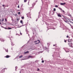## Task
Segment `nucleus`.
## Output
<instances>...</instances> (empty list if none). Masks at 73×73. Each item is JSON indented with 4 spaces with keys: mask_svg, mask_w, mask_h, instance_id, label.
Returning <instances> with one entry per match:
<instances>
[{
    "mask_svg": "<svg viewBox=\"0 0 73 73\" xmlns=\"http://www.w3.org/2000/svg\"><path fill=\"white\" fill-rule=\"evenodd\" d=\"M69 24L71 26V28H72V29H73V26H72V25H70V23H69Z\"/></svg>",
    "mask_w": 73,
    "mask_h": 73,
    "instance_id": "obj_6",
    "label": "nucleus"
},
{
    "mask_svg": "<svg viewBox=\"0 0 73 73\" xmlns=\"http://www.w3.org/2000/svg\"><path fill=\"white\" fill-rule=\"evenodd\" d=\"M20 34L21 35H22V33H21V32L20 33Z\"/></svg>",
    "mask_w": 73,
    "mask_h": 73,
    "instance_id": "obj_27",
    "label": "nucleus"
},
{
    "mask_svg": "<svg viewBox=\"0 0 73 73\" xmlns=\"http://www.w3.org/2000/svg\"><path fill=\"white\" fill-rule=\"evenodd\" d=\"M58 7V5H56L55 6V7H56V8Z\"/></svg>",
    "mask_w": 73,
    "mask_h": 73,
    "instance_id": "obj_14",
    "label": "nucleus"
},
{
    "mask_svg": "<svg viewBox=\"0 0 73 73\" xmlns=\"http://www.w3.org/2000/svg\"><path fill=\"white\" fill-rule=\"evenodd\" d=\"M64 21L65 22H66V21Z\"/></svg>",
    "mask_w": 73,
    "mask_h": 73,
    "instance_id": "obj_32",
    "label": "nucleus"
},
{
    "mask_svg": "<svg viewBox=\"0 0 73 73\" xmlns=\"http://www.w3.org/2000/svg\"><path fill=\"white\" fill-rule=\"evenodd\" d=\"M5 21H7V20L5 18Z\"/></svg>",
    "mask_w": 73,
    "mask_h": 73,
    "instance_id": "obj_22",
    "label": "nucleus"
},
{
    "mask_svg": "<svg viewBox=\"0 0 73 73\" xmlns=\"http://www.w3.org/2000/svg\"><path fill=\"white\" fill-rule=\"evenodd\" d=\"M20 23H21V24H23V21L22 20H21Z\"/></svg>",
    "mask_w": 73,
    "mask_h": 73,
    "instance_id": "obj_7",
    "label": "nucleus"
},
{
    "mask_svg": "<svg viewBox=\"0 0 73 73\" xmlns=\"http://www.w3.org/2000/svg\"><path fill=\"white\" fill-rule=\"evenodd\" d=\"M18 8H19V5H18Z\"/></svg>",
    "mask_w": 73,
    "mask_h": 73,
    "instance_id": "obj_29",
    "label": "nucleus"
},
{
    "mask_svg": "<svg viewBox=\"0 0 73 73\" xmlns=\"http://www.w3.org/2000/svg\"><path fill=\"white\" fill-rule=\"evenodd\" d=\"M20 20V19H17V21H19V20Z\"/></svg>",
    "mask_w": 73,
    "mask_h": 73,
    "instance_id": "obj_19",
    "label": "nucleus"
},
{
    "mask_svg": "<svg viewBox=\"0 0 73 73\" xmlns=\"http://www.w3.org/2000/svg\"><path fill=\"white\" fill-rule=\"evenodd\" d=\"M69 43L68 44H69Z\"/></svg>",
    "mask_w": 73,
    "mask_h": 73,
    "instance_id": "obj_34",
    "label": "nucleus"
},
{
    "mask_svg": "<svg viewBox=\"0 0 73 73\" xmlns=\"http://www.w3.org/2000/svg\"><path fill=\"white\" fill-rule=\"evenodd\" d=\"M29 53V51H27L26 52H25V53Z\"/></svg>",
    "mask_w": 73,
    "mask_h": 73,
    "instance_id": "obj_10",
    "label": "nucleus"
},
{
    "mask_svg": "<svg viewBox=\"0 0 73 73\" xmlns=\"http://www.w3.org/2000/svg\"><path fill=\"white\" fill-rule=\"evenodd\" d=\"M40 70V69H39V68H38V69L37 71H38V70Z\"/></svg>",
    "mask_w": 73,
    "mask_h": 73,
    "instance_id": "obj_28",
    "label": "nucleus"
},
{
    "mask_svg": "<svg viewBox=\"0 0 73 73\" xmlns=\"http://www.w3.org/2000/svg\"><path fill=\"white\" fill-rule=\"evenodd\" d=\"M27 1V0H24V2L25 3Z\"/></svg>",
    "mask_w": 73,
    "mask_h": 73,
    "instance_id": "obj_11",
    "label": "nucleus"
},
{
    "mask_svg": "<svg viewBox=\"0 0 73 73\" xmlns=\"http://www.w3.org/2000/svg\"><path fill=\"white\" fill-rule=\"evenodd\" d=\"M62 11L63 12H64V10H62Z\"/></svg>",
    "mask_w": 73,
    "mask_h": 73,
    "instance_id": "obj_30",
    "label": "nucleus"
},
{
    "mask_svg": "<svg viewBox=\"0 0 73 73\" xmlns=\"http://www.w3.org/2000/svg\"><path fill=\"white\" fill-rule=\"evenodd\" d=\"M68 41L69 42H70V40L69 39L68 40Z\"/></svg>",
    "mask_w": 73,
    "mask_h": 73,
    "instance_id": "obj_12",
    "label": "nucleus"
},
{
    "mask_svg": "<svg viewBox=\"0 0 73 73\" xmlns=\"http://www.w3.org/2000/svg\"><path fill=\"white\" fill-rule=\"evenodd\" d=\"M11 57V56L8 55H7L6 56L4 57H5V58H9Z\"/></svg>",
    "mask_w": 73,
    "mask_h": 73,
    "instance_id": "obj_1",
    "label": "nucleus"
},
{
    "mask_svg": "<svg viewBox=\"0 0 73 73\" xmlns=\"http://www.w3.org/2000/svg\"><path fill=\"white\" fill-rule=\"evenodd\" d=\"M37 41L38 42V40H37L35 41L34 42H37Z\"/></svg>",
    "mask_w": 73,
    "mask_h": 73,
    "instance_id": "obj_16",
    "label": "nucleus"
},
{
    "mask_svg": "<svg viewBox=\"0 0 73 73\" xmlns=\"http://www.w3.org/2000/svg\"><path fill=\"white\" fill-rule=\"evenodd\" d=\"M66 4V3H60V5H65Z\"/></svg>",
    "mask_w": 73,
    "mask_h": 73,
    "instance_id": "obj_2",
    "label": "nucleus"
},
{
    "mask_svg": "<svg viewBox=\"0 0 73 73\" xmlns=\"http://www.w3.org/2000/svg\"><path fill=\"white\" fill-rule=\"evenodd\" d=\"M0 24H1V22H0Z\"/></svg>",
    "mask_w": 73,
    "mask_h": 73,
    "instance_id": "obj_31",
    "label": "nucleus"
},
{
    "mask_svg": "<svg viewBox=\"0 0 73 73\" xmlns=\"http://www.w3.org/2000/svg\"><path fill=\"white\" fill-rule=\"evenodd\" d=\"M54 11H56V9L54 8Z\"/></svg>",
    "mask_w": 73,
    "mask_h": 73,
    "instance_id": "obj_18",
    "label": "nucleus"
},
{
    "mask_svg": "<svg viewBox=\"0 0 73 73\" xmlns=\"http://www.w3.org/2000/svg\"><path fill=\"white\" fill-rule=\"evenodd\" d=\"M7 7H8V6H7Z\"/></svg>",
    "mask_w": 73,
    "mask_h": 73,
    "instance_id": "obj_35",
    "label": "nucleus"
},
{
    "mask_svg": "<svg viewBox=\"0 0 73 73\" xmlns=\"http://www.w3.org/2000/svg\"><path fill=\"white\" fill-rule=\"evenodd\" d=\"M18 14L19 15H20V12H18Z\"/></svg>",
    "mask_w": 73,
    "mask_h": 73,
    "instance_id": "obj_26",
    "label": "nucleus"
},
{
    "mask_svg": "<svg viewBox=\"0 0 73 73\" xmlns=\"http://www.w3.org/2000/svg\"><path fill=\"white\" fill-rule=\"evenodd\" d=\"M67 41V40H64V42H66V41Z\"/></svg>",
    "mask_w": 73,
    "mask_h": 73,
    "instance_id": "obj_20",
    "label": "nucleus"
},
{
    "mask_svg": "<svg viewBox=\"0 0 73 73\" xmlns=\"http://www.w3.org/2000/svg\"><path fill=\"white\" fill-rule=\"evenodd\" d=\"M21 19H24V17H21Z\"/></svg>",
    "mask_w": 73,
    "mask_h": 73,
    "instance_id": "obj_9",
    "label": "nucleus"
},
{
    "mask_svg": "<svg viewBox=\"0 0 73 73\" xmlns=\"http://www.w3.org/2000/svg\"><path fill=\"white\" fill-rule=\"evenodd\" d=\"M21 57H23V55H21L19 56V58H21Z\"/></svg>",
    "mask_w": 73,
    "mask_h": 73,
    "instance_id": "obj_8",
    "label": "nucleus"
},
{
    "mask_svg": "<svg viewBox=\"0 0 73 73\" xmlns=\"http://www.w3.org/2000/svg\"><path fill=\"white\" fill-rule=\"evenodd\" d=\"M4 19H2V21H4Z\"/></svg>",
    "mask_w": 73,
    "mask_h": 73,
    "instance_id": "obj_23",
    "label": "nucleus"
},
{
    "mask_svg": "<svg viewBox=\"0 0 73 73\" xmlns=\"http://www.w3.org/2000/svg\"><path fill=\"white\" fill-rule=\"evenodd\" d=\"M2 6H3V7H5V5H2Z\"/></svg>",
    "mask_w": 73,
    "mask_h": 73,
    "instance_id": "obj_25",
    "label": "nucleus"
},
{
    "mask_svg": "<svg viewBox=\"0 0 73 73\" xmlns=\"http://www.w3.org/2000/svg\"><path fill=\"white\" fill-rule=\"evenodd\" d=\"M59 9H60V10L61 11H62V9H61V8H59Z\"/></svg>",
    "mask_w": 73,
    "mask_h": 73,
    "instance_id": "obj_15",
    "label": "nucleus"
},
{
    "mask_svg": "<svg viewBox=\"0 0 73 73\" xmlns=\"http://www.w3.org/2000/svg\"><path fill=\"white\" fill-rule=\"evenodd\" d=\"M57 15H58V17H61V15H60V13L58 14H57Z\"/></svg>",
    "mask_w": 73,
    "mask_h": 73,
    "instance_id": "obj_3",
    "label": "nucleus"
},
{
    "mask_svg": "<svg viewBox=\"0 0 73 73\" xmlns=\"http://www.w3.org/2000/svg\"><path fill=\"white\" fill-rule=\"evenodd\" d=\"M73 52V51H72Z\"/></svg>",
    "mask_w": 73,
    "mask_h": 73,
    "instance_id": "obj_36",
    "label": "nucleus"
},
{
    "mask_svg": "<svg viewBox=\"0 0 73 73\" xmlns=\"http://www.w3.org/2000/svg\"><path fill=\"white\" fill-rule=\"evenodd\" d=\"M28 58H31V57H33V56H28Z\"/></svg>",
    "mask_w": 73,
    "mask_h": 73,
    "instance_id": "obj_5",
    "label": "nucleus"
},
{
    "mask_svg": "<svg viewBox=\"0 0 73 73\" xmlns=\"http://www.w3.org/2000/svg\"><path fill=\"white\" fill-rule=\"evenodd\" d=\"M8 29H12V28L10 27H8Z\"/></svg>",
    "mask_w": 73,
    "mask_h": 73,
    "instance_id": "obj_13",
    "label": "nucleus"
},
{
    "mask_svg": "<svg viewBox=\"0 0 73 73\" xmlns=\"http://www.w3.org/2000/svg\"><path fill=\"white\" fill-rule=\"evenodd\" d=\"M55 46V45H53V46Z\"/></svg>",
    "mask_w": 73,
    "mask_h": 73,
    "instance_id": "obj_33",
    "label": "nucleus"
},
{
    "mask_svg": "<svg viewBox=\"0 0 73 73\" xmlns=\"http://www.w3.org/2000/svg\"><path fill=\"white\" fill-rule=\"evenodd\" d=\"M44 62V60H42V63H43V62Z\"/></svg>",
    "mask_w": 73,
    "mask_h": 73,
    "instance_id": "obj_21",
    "label": "nucleus"
},
{
    "mask_svg": "<svg viewBox=\"0 0 73 73\" xmlns=\"http://www.w3.org/2000/svg\"><path fill=\"white\" fill-rule=\"evenodd\" d=\"M1 41H4V39H2V40H1Z\"/></svg>",
    "mask_w": 73,
    "mask_h": 73,
    "instance_id": "obj_17",
    "label": "nucleus"
},
{
    "mask_svg": "<svg viewBox=\"0 0 73 73\" xmlns=\"http://www.w3.org/2000/svg\"><path fill=\"white\" fill-rule=\"evenodd\" d=\"M38 42L37 43H36L35 44V45H36V44H39V43L40 42V40H38Z\"/></svg>",
    "mask_w": 73,
    "mask_h": 73,
    "instance_id": "obj_4",
    "label": "nucleus"
},
{
    "mask_svg": "<svg viewBox=\"0 0 73 73\" xmlns=\"http://www.w3.org/2000/svg\"><path fill=\"white\" fill-rule=\"evenodd\" d=\"M66 37H67V38H68L69 37V36H67Z\"/></svg>",
    "mask_w": 73,
    "mask_h": 73,
    "instance_id": "obj_24",
    "label": "nucleus"
}]
</instances>
